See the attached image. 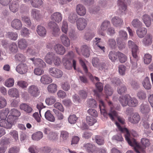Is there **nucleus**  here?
Listing matches in <instances>:
<instances>
[{
  "label": "nucleus",
  "mask_w": 153,
  "mask_h": 153,
  "mask_svg": "<svg viewBox=\"0 0 153 153\" xmlns=\"http://www.w3.org/2000/svg\"><path fill=\"white\" fill-rule=\"evenodd\" d=\"M119 128L121 131L126 133L125 134V139L128 144L131 146L134 147V151L136 153H145L146 148L149 147L150 145V140L146 138H142L140 141L141 146L138 143L135 139L131 140L130 134L129 131L126 128H122L117 123Z\"/></svg>",
  "instance_id": "1"
},
{
  "label": "nucleus",
  "mask_w": 153,
  "mask_h": 153,
  "mask_svg": "<svg viewBox=\"0 0 153 153\" xmlns=\"http://www.w3.org/2000/svg\"><path fill=\"white\" fill-rule=\"evenodd\" d=\"M108 104L111 108V109L108 112H107L105 110V105L103 102L102 100H100L99 104L100 110L101 113L105 117L108 118L109 117L111 120H114V117L117 115V112L115 110L111 102L108 101ZM120 106L119 105L118 108H116L115 109L118 110Z\"/></svg>",
  "instance_id": "2"
},
{
  "label": "nucleus",
  "mask_w": 153,
  "mask_h": 153,
  "mask_svg": "<svg viewBox=\"0 0 153 153\" xmlns=\"http://www.w3.org/2000/svg\"><path fill=\"white\" fill-rule=\"evenodd\" d=\"M119 100L123 107L128 105L130 107H135L138 104V101L134 97H131L129 95L126 94L120 97Z\"/></svg>",
  "instance_id": "3"
},
{
  "label": "nucleus",
  "mask_w": 153,
  "mask_h": 153,
  "mask_svg": "<svg viewBox=\"0 0 153 153\" xmlns=\"http://www.w3.org/2000/svg\"><path fill=\"white\" fill-rule=\"evenodd\" d=\"M48 25L51 29V32L52 35L54 36H59L60 34V29L57 24L55 22H50Z\"/></svg>",
  "instance_id": "4"
},
{
  "label": "nucleus",
  "mask_w": 153,
  "mask_h": 153,
  "mask_svg": "<svg viewBox=\"0 0 153 153\" xmlns=\"http://www.w3.org/2000/svg\"><path fill=\"white\" fill-rule=\"evenodd\" d=\"M48 72L51 76L56 78L61 77L63 75V72L61 70L55 67L49 68Z\"/></svg>",
  "instance_id": "5"
},
{
  "label": "nucleus",
  "mask_w": 153,
  "mask_h": 153,
  "mask_svg": "<svg viewBox=\"0 0 153 153\" xmlns=\"http://www.w3.org/2000/svg\"><path fill=\"white\" fill-rule=\"evenodd\" d=\"M29 94L34 97H36L39 94V91L38 87L36 85H32L29 86L27 89Z\"/></svg>",
  "instance_id": "6"
},
{
  "label": "nucleus",
  "mask_w": 153,
  "mask_h": 153,
  "mask_svg": "<svg viewBox=\"0 0 153 153\" xmlns=\"http://www.w3.org/2000/svg\"><path fill=\"white\" fill-rule=\"evenodd\" d=\"M16 70L19 73L21 74H24L28 72V67L26 63H21L16 67Z\"/></svg>",
  "instance_id": "7"
},
{
  "label": "nucleus",
  "mask_w": 153,
  "mask_h": 153,
  "mask_svg": "<svg viewBox=\"0 0 153 153\" xmlns=\"http://www.w3.org/2000/svg\"><path fill=\"white\" fill-rule=\"evenodd\" d=\"M76 22L77 28L79 30H83L87 24V20L82 18H79Z\"/></svg>",
  "instance_id": "8"
},
{
  "label": "nucleus",
  "mask_w": 153,
  "mask_h": 153,
  "mask_svg": "<svg viewBox=\"0 0 153 153\" xmlns=\"http://www.w3.org/2000/svg\"><path fill=\"white\" fill-rule=\"evenodd\" d=\"M153 37L152 35L149 33L147 34L142 41L143 45L146 46L151 45L152 42Z\"/></svg>",
  "instance_id": "9"
},
{
  "label": "nucleus",
  "mask_w": 153,
  "mask_h": 153,
  "mask_svg": "<svg viewBox=\"0 0 153 153\" xmlns=\"http://www.w3.org/2000/svg\"><path fill=\"white\" fill-rule=\"evenodd\" d=\"M119 33V36L117 39V41L118 44L121 45L122 41L127 39V34L126 32L123 30H120Z\"/></svg>",
  "instance_id": "10"
},
{
  "label": "nucleus",
  "mask_w": 153,
  "mask_h": 153,
  "mask_svg": "<svg viewBox=\"0 0 153 153\" xmlns=\"http://www.w3.org/2000/svg\"><path fill=\"white\" fill-rule=\"evenodd\" d=\"M30 59L33 61V64L35 66L42 68H45L46 65L45 62L40 58H31Z\"/></svg>",
  "instance_id": "11"
},
{
  "label": "nucleus",
  "mask_w": 153,
  "mask_h": 153,
  "mask_svg": "<svg viewBox=\"0 0 153 153\" xmlns=\"http://www.w3.org/2000/svg\"><path fill=\"white\" fill-rule=\"evenodd\" d=\"M31 12V16L37 21H40L42 18L40 11L38 10L33 9Z\"/></svg>",
  "instance_id": "12"
},
{
  "label": "nucleus",
  "mask_w": 153,
  "mask_h": 153,
  "mask_svg": "<svg viewBox=\"0 0 153 153\" xmlns=\"http://www.w3.org/2000/svg\"><path fill=\"white\" fill-rule=\"evenodd\" d=\"M11 26L13 29L19 30L21 29L22 27V24L20 20L16 19L12 21Z\"/></svg>",
  "instance_id": "13"
},
{
  "label": "nucleus",
  "mask_w": 153,
  "mask_h": 153,
  "mask_svg": "<svg viewBox=\"0 0 153 153\" xmlns=\"http://www.w3.org/2000/svg\"><path fill=\"white\" fill-rule=\"evenodd\" d=\"M110 22L108 21H105L102 24L100 29L99 30V33L102 36H105V33L103 31L106 30L107 28L110 26Z\"/></svg>",
  "instance_id": "14"
},
{
  "label": "nucleus",
  "mask_w": 153,
  "mask_h": 153,
  "mask_svg": "<svg viewBox=\"0 0 153 153\" xmlns=\"http://www.w3.org/2000/svg\"><path fill=\"white\" fill-rule=\"evenodd\" d=\"M125 2L122 0H118L117 4L119 7V9L122 13L125 12L127 9V5L125 2H130L131 0H124Z\"/></svg>",
  "instance_id": "15"
},
{
  "label": "nucleus",
  "mask_w": 153,
  "mask_h": 153,
  "mask_svg": "<svg viewBox=\"0 0 153 153\" xmlns=\"http://www.w3.org/2000/svg\"><path fill=\"white\" fill-rule=\"evenodd\" d=\"M140 120V117L137 113L131 114L128 117L129 121L133 124H136L139 122Z\"/></svg>",
  "instance_id": "16"
},
{
  "label": "nucleus",
  "mask_w": 153,
  "mask_h": 153,
  "mask_svg": "<svg viewBox=\"0 0 153 153\" xmlns=\"http://www.w3.org/2000/svg\"><path fill=\"white\" fill-rule=\"evenodd\" d=\"M40 81L42 84L47 85L51 83L52 82V79L49 75L45 74L41 76Z\"/></svg>",
  "instance_id": "17"
},
{
  "label": "nucleus",
  "mask_w": 153,
  "mask_h": 153,
  "mask_svg": "<svg viewBox=\"0 0 153 153\" xmlns=\"http://www.w3.org/2000/svg\"><path fill=\"white\" fill-rule=\"evenodd\" d=\"M51 18L54 22L59 23L62 19V15L59 12H55L51 15Z\"/></svg>",
  "instance_id": "18"
},
{
  "label": "nucleus",
  "mask_w": 153,
  "mask_h": 153,
  "mask_svg": "<svg viewBox=\"0 0 153 153\" xmlns=\"http://www.w3.org/2000/svg\"><path fill=\"white\" fill-rule=\"evenodd\" d=\"M76 11L80 16H84L86 13L85 7L81 4H78L76 7Z\"/></svg>",
  "instance_id": "19"
},
{
  "label": "nucleus",
  "mask_w": 153,
  "mask_h": 153,
  "mask_svg": "<svg viewBox=\"0 0 153 153\" xmlns=\"http://www.w3.org/2000/svg\"><path fill=\"white\" fill-rule=\"evenodd\" d=\"M132 58L131 57L130 61L131 64V67L132 69L137 68V61L139 59V58L137 54H132Z\"/></svg>",
  "instance_id": "20"
},
{
  "label": "nucleus",
  "mask_w": 153,
  "mask_h": 153,
  "mask_svg": "<svg viewBox=\"0 0 153 153\" xmlns=\"http://www.w3.org/2000/svg\"><path fill=\"white\" fill-rule=\"evenodd\" d=\"M81 51L83 55L85 57H88L90 55V48L88 46L85 45L81 48Z\"/></svg>",
  "instance_id": "21"
},
{
  "label": "nucleus",
  "mask_w": 153,
  "mask_h": 153,
  "mask_svg": "<svg viewBox=\"0 0 153 153\" xmlns=\"http://www.w3.org/2000/svg\"><path fill=\"white\" fill-rule=\"evenodd\" d=\"M84 148L88 153H92L95 150V146L90 143H87L84 145Z\"/></svg>",
  "instance_id": "22"
},
{
  "label": "nucleus",
  "mask_w": 153,
  "mask_h": 153,
  "mask_svg": "<svg viewBox=\"0 0 153 153\" xmlns=\"http://www.w3.org/2000/svg\"><path fill=\"white\" fill-rule=\"evenodd\" d=\"M8 94L11 97L17 98L19 97V91L15 88H12L8 91Z\"/></svg>",
  "instance_id": "23"
},
{
  "label": "nucleus",
  "mask_w": 153,
  "mask_h": 153,
  "mask_svg": "<svg viewBox=\"0 0 153 153\" xmlns=\"http://www.w3.org/2000/svg\"><path fill=\"white\" fill-rule=\"evenodd\" d=\"M15 59L17 62L24 63L26 60L25 56L23 54L18 53L15 56Z\"/></svg>",
  "instance_id": "24"
},
{
  "label": "nucleus",
  "mask_w": 153,
  "mask_h": 153,
  "mask_svg": "<svg viewBox=\"0 0 153 153\" xmlns=\"http://www.w3.org/2000/svg\"><path fill=\"white\" fill-rule=\"evenodd\" d=\"M18 45L19 49L21 50H24L27 47L28 43L26 39H21L18 40Z\"/></svg>",
  "instance_id": "25"
},
{
  "label": "nucleus",
  "mask_w": 153,
  "mask_h": 153,
  "mask_svg": "<svg viewBox=\"0 0 153 153\" xmlns=\"http://www.w3.org/2000/svg\"><path fill=\"white\" fill-rule=\"evenodd\" d=\"M19 107L21 110L24 111L27 113H31L33 110V109L31 106L25 103L21 104Z\"/></svg>",
  "instance_id": "26"
},
{
  "label": "nucleus",
  "mask_w": 153,
  "mask_h": 153,
  "mask_svg": "<svg viewBox=\"0 0 153 153\" xmlns=\"http://www.w3.org/2000/svg\"><path fill=\"white\" fill-rule=\"evenodd\" d=\"M117 113H118L117 112ZM116 117H117V120H118V122L120 123V124L119 123H118L117 122H116L115 124H116V125L117 126L119 130L121 132L123 133H125V134H126V133L125 132H123V131H121L120 130V129L119 128L118 126H117V123H118L119 125L122 128H124V127H123V126H122L121 125H124L125 124V120L124 119V118H123V117H120V116H118V115H117L116 117H114V120H113V121H114L115 120V118H116ZM126 129L128 130L127 128H126Z\"/></svg>",
  "instance_id": "27"
},
{
  "label": "nucleus",
  "mask_w": 153,
  "mask_h": 153,
  "mask_svg": "<svg viewBox=\"0 0 153 153\" xmlns=\"http://www.w3.org/2000/svg\"><path fill=\"white\" fill-rule=\"evenodd\" d=\"M140 110L142 113L146 114L150 111V108L148 105L143 103L140 106Z\"/></svg>",
  "instance_id": "28"
},
{
  "label": "nucleus",
  "mask_w": 153,
  "mask_h": 153,
  "mask_svg": "<svg viewBox=\"0 0 153 153\" xmlns=\"http://www.w3.org/2000/svg\"><path fill=\"white\" fill-rule=\"evenodd\" d=\"M128 45L129 48L131 49L132 54L137 53L138 47L131 40L129 41Z\"/></svg>",
  "instance_id": "29"
},
{
  "label": "nucleus",
  "mask_w": 153,
  "mask_h": 153,
  "mask_svg": "<svg viewBox=\"0 0 153 153\" xmlns=\"http://www.w3.org/2000/svg\"><path fill=\"white\" fill-rule=\"evenodd\" d=\"M54 49L58 54L60 55H63L65 51L64 47L62 45L59 44L55 45L54 47Z\"/></svg>",
  "instance_id": "30"
},
{
  "label": "nucleus",
  "mask_w": 153,
  "mask_h": 153,
  "mask_svg": "<svg viewBox=\"0 0 153 153\" xmlns=\"http://www.w3.org/2000/svg\"><path fill=\"white\" fill-rule=\"evenodd\" d=\"M55 55L52 53L49 52L48 53L45 57V60L46 62L51 65L53 63V60Z\"/></svg>",
  "instance_id": "31"
},
{
  "label": "nucleus",
  "mask_w": 153,
  "mask_h": 153,
  "mask_svg": "<svg viewBox=\"0 0 153 153\" xmlns=\"http://www.w3.org/2000/svg\"><path fill=\"white\" fill-rule=\"evenodd\" d=\"M8 48L10 53H16L18 51L17 45L14 42H12L11 44H10L8 46Z\"/></svg>",
  "instance_id": "32"
},
{
  "label": "nucleus",
  "mask_w": 153,
  "mask_h": 153,
  "mask_svg": "<svg viewBox=\"0 0 153 153\" xmlns=\"http://www.w3.org/2000/svg\"><path fill=\"white\" fill-rule=\"evenodd\" d=\"M36 32L39 36L42 37L45 36L47 33L45 28L41 25L38 26Z\"/></svg>",
  "instance_id": "33"
},
{
  "label": "nucleus",
  "mask_w": 153,
  "mask_h": 153,
  "mask_svg": "<svg viewBox=\"0 0 153 153\" xmlns=\"http://www.w3.org/2000/svg\"><path fill=\"white\" fill-rule=\"evenodd\" d=\"M111 22L114 25L116 26H120L123 23V20L117 16L113 17L111 20Z\"/></svg>",
  "instance_id": "34"
},
{
  "label": "nucleus",
  "mask_w": 153,
  "mask_h": 153,
  "mask_svg": "<svg viewBox=\"0 0 153 153\" xmlns=\"http://www.w3.org/2000/svg\"><path fill=\"white\" fill-rule=\"evenodd\" d=\"M147 30L145 27H142L136 30V33L138 36L140 38H143L146 34Z\"/></svg>",
  "instance_id": "35"
},
{
  "label": "nucleus",
  "mask_w": 153,
  "mask_h": 153,
  "mask_svg": "<svg viewBox=\"0 0 153 153\" xmlns=\"http://www.w3.org/2000/svg\"><path fill=\"white\" fill-rule=\"evenodd\" d=\"M45 117L46 120L50 122H54L55 120L54 116L50 110H48L45 112Z\"/></svg>",
  "instance_id": "36"
},
{
  "label": "nucleus",
  "mask_w": 153,
  "mask_h": 153,
  "mask_svg": "<svg viewBox=\"0 0 153 153\" xmlns=\"http://www.w3.org/2000/svg\"><path fill=\"white\" fill-rule=\"evenodd\" d=\"M19 4L16 1L13 2L9 5V8L10 10L13 13L16 12L18 10Z\"/></svg>",
  "instance_id": "37"
},
{
  "label": "nucleus",
  "mask_w": 153,
  "mask_h": 153,
  "mask_svg": "<svg viewBox=\"0 0 153 153\" xmlns=\"http://www.w3.org/2000/svg\"><path fill=\"white\" fill-rule=\"evenodd\" d=\"M57 85L54 83H52L49 85L47 87L48 91L51 93H55L57 91Z\"/></svg>",
  "instance_id": "38"
},
{
  "label": "nucleus",
  "mask_w": 153,
  "mask_h": 153,
  "mask_svg": "<svg viewBox=\"0 0 153 153\" xmlns=\"http://www.w3.org/2000/svg\"><path fill=\"white\" fill-rule=\"evenodd\" d=\"M113 90L111 86L108 84L106 85L104 87V92L107 96H111L113 93ZM106 98L108 97H106Z\"/></svg>",
  "instance_id": "39"
},
{
  "label": "nucleus",
  "mask_w": 153,
  "mask_h": 153,
  "mask_svg": "<svg viewBox=\"0 0 153 153\" xmlns=\"http://www.w3.org/2000/svg\"><path fill=\"white\" fill-rule=\"evenodd\" d=\"M43 137L42 133L38 131L33 134L32 135V138L35 140L38 141L41 139Z\"/></svg>",
  "instance_id": "40"
},
{
  "label": "nucleus",
  "mask_w": 153,
  "mask_h": 153,
  "mask_svg": "<svg viewBox=\"0 0 153 153\" xmlns=\"http://www.w3.org/2000/svg\"><path fill=\"white\" fill-rule=\"evenodd\" d=\"M9 112V110L8 108L0 111V118L1 120L5 119Z\"/></svg>",
  "instance_id": "41"
},
{
  "label": "nucleus",
  "mask_w": 153,
  "mask_h": 153,
  "mask_svg": "<svg viewBox=\"0 0 153 153\" xmlns=\"http://www.w3.org/2000/svg\"><path fill=\"white\" fill-rule=\"evenodd\" d=\"M142 19L147 27H149L150 26L151 23V19L148 15L145 14L143 15Z\"/></svg>",
  "instance_id": "42"
},
{
  "label": "nucleus",
  "mask_w": 153,
  "mask_h": 153,
  "mask_svg": "<svg viewBox=\"0 0 153 153\" xmlns=\"http://www.w3.org/2000/svg\"><path fill=\"white\" fill-rule=\"evenodd\" d=\"M133 26L135 28H140L142 26V22L137 19H134L131 22Z\"/></svg>",
  "instance_id": "43"
},
{
  "label": "nucleus",
  "mask_w": 153,
  "mask_h": 153,
  "mask_svg": "<svg viewBox=\"0 0 153 153\" xmlns=\"http://www.w3.org/2000/svg\"><path fill=\"white\" fill-rule=\"evenodd\" d=\"M143 84L146 89L149 90L151 88L152 85L150 82L149 79L148 77H146L144 80Z\"/></svg>",
  "instance_id": "44"
},
{
  "label": "nucleus",
  "mask_w": 153,
  "mask_h": 153,
  "mask_svg": "<svg viewBox=\"0 0 153 153\" xmlns=\"http://www.w3.org/2000/svg\"><path fill=\"white\" fill-rule=\"evenodd\" d=\"M0 126L6 128H10L12 127L11 124L5 119L1 120H0Z\"/></svg>",
  "instance_id": "45"
},
{
  "label": "nucleus",
  "mask_w": 153,
  "mask_h": 153,
  "mask_svg": "<svg viewBox=\"0 0 153 153\" xmlns=\"http://www.w3.org/2000/svg\"><path fill=\"white\" fill-rule=\"evenodd\" d=\"M0 126L6 128H10L12 127L11 124L5 119L1 120H0Z\"/></svg>",
  "instance_id": "46"
},
{
  "label": "nucleus",
  "mask_w": 153,
  "mask_h": 153,
  "mask_svg": "<svg viewBox=\"0 0 153 153\" xmlns=\"http://www.w3.org/2000/svg\"><path fill=\"white\" fill-rule=\"evenodd\" d=\"M31 5L34 7L38 8L42 5L43 3L42 0H32L30 1Z\"/></svg>",
  "instance_id": "47"
},
{
  "label": "nucleus",
  "mask_w": 153,
  "mask_h": 153,
  "mask_svg": "<svg viewBox=\"0 0 153 153\" xmlns=\"http://www.w3.org/2000/svg\"><path fill=\"white\" fill-rule=\"evenodd\" d=\"M48 137L50 140L55 141L58 138V134L57 132L52 131L49 133Z\"/></svg>",
  "instance_id": "48"
},
{
  "label": "nucleus",
  "mask_w": 153,
  "mask_h": 153,
  "mask_svg": "<svg viewBox=\"0 0 153 153\" xmlns=\"http://www.w3.org/2000/svg\"><path fill=\"white\" fill-rule=\"evenodd\" d=\"M152 56L150 54L146 53L143 56V61L145 64H149L151 62Z\"/></svg>",
  "instance_id": "49"
},
{
  "label": "nucleus",
  "mask_w": 153,
  "mask_h": 153,
  "mask_svg": "<svg viewBox=\"0 0 153 153\" xmlns=\"http://www.w3.org/2000/svg\"><path fill=\"white\" fill-rule=\"evenodd\" d=\"M14 80L12 78H9L7 79L4 82L5 85L7 87H12L14 84Z\"/></svg>",
  "instance_id": "50"
},
{
  "label": "nucleus",
  "mask_w": 153,
  "mask_h": 153,
  "mask_svg": "<svg viewBox=\"0 0 153 153\" xmlns=\"http://www.w3.org/2000/svg\"><path fill=\"white\" fill-rule=\"evenodd\" d=\"M117 55L121 63L125 62L126 61L127 57L124 54L120 52H117Z\"/></svg>",
  "instance_id": "51"
},
{
  "label": "nucleus",
  "mask_w": 153,
  "mask_h": 153,
  "mask_svg": "<svg viewBox=\"0 0 153 153\" xmlns=\"http://www.w3.org/2000/svg\"><path fill=\"white\" fill-rule=\"evenodd\" d=\"M126 91V87L124 84L122 85H119L117 88V91L118 93L120 94H122L125 93Z\"/></svg>",
  "instance_id": "52"
},
{
  "label": "nucleus",
  "mask_w": 153,
  "mask_h": 153,
  "mask_svg": "<svg viewBox=\"0 0 153 153\" xmlns=\"http://www.w3.org/2000/svg\"><path fill=\"white\" fill-rule=\"evenodd\" d=\"M87 123L90 126H93L97 122L96 119L90 116H87L86 118Z\"/></svg>",
  "instance_id": "53"
},
{
  "label": "nucleus",
  "mask_w": 153,
  "mask_h": 153,
  "mask_svg": "<svg viewBox=\"0 0 153 153\" xmlns=\"http://www.w3.org/2000/svg\"><path fill=\"white\" fill-rule=\"evenodd\" d=\"M7 34L8 38L12 40H16L18 38V34L16 32H9Z\"/></svg>",
  "instance_id": "54"
},
{
  "label": "nucleus",
  "mask_w": 153,
  "mask_h": 153,
  "mask_svg": "<svg viewBox=\"0 0 153 153\" xmlns=\"http://www.w3.org/2000/svg\"><path fill=\"white\" fill-rule=\"evenodd\" d=\"M95 141L96 143L99 145H103L104 143V138L99 135H97L95 136Z\"/></svg>",
  "instance_id": "55"
},
{
  "label": "nucleus",
  "mask_w": 153,
  "mask_h": 153,
  "mask_svg": "<svg viewBox=\"0 0 153 153\" xmlns=\"http://www.w3.org/2000/svg\"><path fill=\"white\" fill-rule=\"evenodd\" d=\"M45 101L47 105H51L56 102V100L54 97L51 96L47 98Z\"/></svg>",
  "instance_id": "56"
},
{
  "label": "nucleus",
  "mask_w": 153,
  "mask_h": 153,
  "mask_svg": "<svg viewBox=\"0 0 153 153\" xmlns=\"http://www.w3.org/2000/svg\"><path fill=\"white\" fill-rule=\"evenodd\" d=\"M43 68L36 67L34 70V73L36 75L41 76L44 73V70Z\"/></svg>",
  "instance_id": "57"
},
{
  "label": "nucleus",
  "mask_w": 153,
  "mask_h": 153,
  "mask_svg": "<svg viewBox=\"0 0 153 153\" xmlns=\"http://www.w3.org/2000/svg\"><path fill=\"white\" fill-rule=\"evenodd\" d=\"M107 43L109 47L112 49H114L116 47V42L115 40L114 39H109Z\"/></svg>",
  "instance_id": "58"
},
{
  "label": "nucleus",
  "mask_w": 153,
  "mask_h": 153,
  "mask_svg": "<svg viewBox=\"0 0 153 153\" xmlns=\"http://www.w3.org/2000/svg\"><path fill=\"white\" fill-rule=\"evenodd\" d=\"M22 20L27 27H30L31 26L32 23L29 17L24 16L22 17Z\"/></svg>",
  "instance_id": "59"
},
{
  "label": "nucleus",
  "mask_w": 153,
  "mask_h": 153,
  "mask_svg": "<svg viewBox=\"0 0 153 153\" xmlns=\"http://www.w3.org/2000/svg\"><path fill=\"white\" fill-rule=\"evenodd\" d=\"M78 16L75 13H71L69 15L68 20L71 23H74L75 22Z\"/></svg>",
  "instance_id": "60"
},
{
  "label": "nucleus",
  "mask_w": 153,
  "mask_h": 153,
  "mask_svg": "<svg viewBox=\"0 0 153 153\" xmlns=\"http://www.w3.org/2000/svg\"><path fill=\"white\" fill-rule=\"evenodd\" d=\"M10 114L16 118V117H19L21 113L17 109L13 108L10 111Z\"/></svg>",
  "instance_id": "61"
},
{
  "label": "nucleus",
  "mask_w": 153,
  "mask_h": 153,
  "mask_svg": "<svg viewBox=\"0 0 153 153\" xmlns=\"http://www.w3.org/2000/svg\"><path fill=\"white\" fill-rule=\"evenodd\" d=\"M117 52L115 53L114 52L111 51L109 52L108 56L109 59L111 60L112 62H114L117 59Z\"/></svg>",
  "instance_id": "62"
},
{
  "label": "nucleus",
  "mask_w": 153,
  "mask_h": 153,
  "mask_svg": "<svg viewBox=\"0 0 153 153\" xmlns=\"http://www.w3.org/2000/svg\"><path fill=\"white\" fill-rule=\"evenodd\" d=\"M100 9V7L98 6L91 7L88 9V12L91 14H95Z\"/></svg>",
  "instance_id": "63"
},
{
  "label": "nucleus",
  "mask_w": 153,
  "mask_h": 153,
  "mask_svg": "<svg viewBox=\"0 0 153 153\" xmlns=\"http://www.w3.org/2000/svg\"><path fill=\"white\" fill-rule=\"evenodd\" d=\"M138 98L141 100H144L146 98V94L143 91H140L137 93Z\"/></svg>",
  "instance_id": "64"
}]
</instances>
